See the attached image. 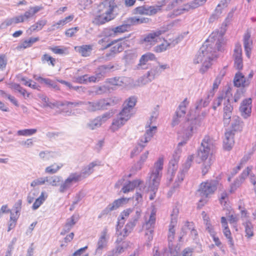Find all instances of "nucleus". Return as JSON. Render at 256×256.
<instances>
[{"mask_svg": "<svg viewBox=\"0 0 256 256\" xmlns=\"http://www.w3.org/2000/svg\"><path fill=\"white\" fill-rule=\"evenodd\" d=\"M116 7L115 0H103L95 8L92 22L100 26L114 20L115 18L114 10Z\"/></svg>", "mask_w": 256, "mask_h": 256, "instance_id": "nucleus-1", "label": "nucleus"}, {"mask_svg": "<svg viewBox=\"0 0 256 256\" xmlns=\"http://www.w3.org/2000/svg\"><path fill=\"white\" fill-rule=\"evenodd\" d=\"M201 144L202 148L199 152L198 157L200 160V162L202 163V174L204 176L208 173L214 160L213 155L214 146L208 136L204 138Z\"/></svg>", "mask_w": 256, "mask_h": 256, "instance_id": "nucleus-2", "label": "nucleus"}, {"mask_svg": "<svg viewBox=\"0 0 256 256\" xmlns=\"http://www.w3.org/2000/svg\"><path fill=\"white\" fill-rule=\"evenodd\" d=\"M217 58L210 46H202L196 55L193 62L194 64H201L200 72L204 74L212 66V61Z\"/></svg>", "mask_w": 256, "mask_h": 256, "instance_id": "nucleus-3", "label": "nucleus"}, {"mask_svg": "<svg viewBox=\"0 0 256 256\" xmlns=\"http://www.w3.org/2000/svg\"><path fill=\"white\" fill-rule=\"evenodd\" d=\"M216 190V186L212 180H206L200 183L197 192L198 196L203 198L199 200L197 204L198 208H201L207 204L208 200L206 198L213 194Z\"/></svg>", "mask_w": 256, "mask_h": 256, "instance_id": "nucleus-4", "label": "nucleus"}, {"mask_svg": "<svg viewBox=\"0 0 256 256\" xmlns=\"http://www.w3.org/2000/svg\"><path fill=\"white\" fill-rule=\"evenodd\" d=\"M156 118L153 116H152L150 118V122H147L146 124V128H148L146 130V134L144 136L141 138L140 141L138 144V147L136 148L134 150V152H132V154L133 155L134 154L138 152L140 150H141L142 148L145 146V144L147 143L149 140H150L151 138L153 136L154 134L156 133L157 128L156 126H151V124L153 121H154Z\"/></svg>", "mask_w": 256, "mask_h": 256, "instance_id": "nucleus-5", "label": "nucleus"}, {"mask_svg": "<svg viewBox=\"0 0 256 256\" xmlns=\"http://www.w3.org/2000/svg\"><path fill=\"white\" fill-rule=\"evenodd\" d=\"M114 68V66L110 65H103L100 66L98 70L100 72L96 74L95 76H88V74L80 76L76 78L78 82L80 84H86L88 82H96L99 81L104 76V74L107 71V70H110Z\"/></svg>", "mask_w": 256, "mask_h": 256, "instance_id": "nucleus-6", "label": "nucleus"}, {"mask_svg": "<svg viewBox=\"0 0 256 256\" xmlns=\"http://www.w3.org/2000/svg\"><path fill=\"white\" fill-rule=\"evenodd\" d=\"M122 38L112 40L110 42L104 46V49L110 48V52L106 54V56H114L124 50V42H122Z\"/></svg>", "mask_w": 256, "mask_h": 256, "instance_id": "nucleus-7", "label": "nucleus"}, {"mask_svg": "<svg viewBox=\"0 0 256 256\" xmlns=\"http://www.w3.org/2000/svg\"><path fill=\"white\" fill-rule=\"evenodd\" d=\"M160 6H140L134 9V14L140 15L152 16L160 10Z\"/></svg>", "mask_w": 256, "mask_h": 256, "instance_id": "nucleus-8", "label": "nucleus"}, {"mask_svg": "<svg viewBox=\"0 0 256 256\" xmlns=\"http://www.w3.org/2000/svg\"><path fill=\"white\" fill-rule=\"evenodd\" d=\"M233 57L234 60V67L238 70H242L243 68V60L242 56V49L240 44L236 45Z\"/></svg>", "mask_w": 256, "mask_h": 256, "instance_id": "nucleus-9", "label": "nucleus"}, {"mask_svg": "<svg viewBox=\"0 0 256 256\" xmlns=\"http://www.w3.org/2000/svg\"><path fill=\"white\" fill-rule=\"evenodd\" d=\"M165 32L164 30H160L152 31L144 37L142 41L151 45H154L158 42V40H160V36L164 34Z\"/></svg>", "mask_w": 256, "mask_h": 256, "instance_id": "nucleus-10", "label": "nucleus"}, {"mask_svg": "<svg viewBox=\"0 0 256 256\" xmlns=\"http://www.w3.org/2000/svg\"><path fill=\"white\" fill-rule=\"evenodd\" d=\"M243 43L246 54L250 58L253 46V41L251 38V32L247 30L243 36Z\"/></svg>", "mask_w": 256, "mask_h": 256, "instance_id": "nucleus-11", "label": "nucleus"}, {"mask_svg": "<svg viewBox=\"0 0 256 256\" xmlns=\"http://www.w3.org/2000/svg\"><path fill=\"white\" fill-rule=\"evenodd\" d=\"M189 102L187 98H186L180 105L178 109L176 112V115L172 122L173 126L177 124L180 120V119L184 117L186 114V108L188 106Z\"/></svg>", "mask_w": 256, "mask_h": 256, "instance_id": "nucleus-12", "label": "nucleus"}, {"mask_svg": "<svg viewBox=\"0 0 256 256\" xmlns=\"http://www.w3.org/2000/svg\"><path fill=\"white\" fill-rule=\"evenodd\" d=\"M252 100L248 98L244 100L240 106V111L242 116L246 118L250 116L252 112Z\"/></svg>", "mask_w": 256, "mask_h": 256, "instance_id": "nucleus-13", "label": "nucleus"}, {"mask_svg": "<svg viewBox=\"0 0 256 256\" xmlns=\"http://www.w3.org/2000/svg\"><path fill=\"white\" fill-rule=\"evenodd\" d=\"M87 110L90 112H94L104 109L109 104L104 99L100 100L96 102H88L86 104Z\"/></svg>", "mask_w": 256, "mask_h": 256, "instance_id": "nucleus-14", "label": "nucleus"}, {"mask_svg": "<svg viewBox=\"0 0 256 256\" xmlns=\"http://www.w3.org/2000/svg\"><path fill=\"white\" fill-rule=\"evenodd\" d=\"M234 84L238 88H244L250 84V80L247 79L241 72H238L235 74Z\"/></svg>", "mask_w": 256, "mask_h": 256, "instance_id": "nucleus-15", "label": "nucleus"}, {"mask_svg": "<svg viewBox=\"0 0 256 256\" xmlns=\"http://www.w3.org/2000/svg\"><path fill=\"white\" fill-rule=\"evenodd\" d=\"M107 238L108 230L105 228L102 231L101 235L98 240L97 247L96 250V253H100L102 250L106 247L108 243Z\"/></svg>", "mask_w": 256, "mask_h": 256, "instance_id": "nucleus-16", "label": "nucleus"}, {"mask_svg": "<svg viewBox=\"0 0 256 256\" xmlns=\"http://www.w3.org/2000/svg\"><path fill=\"white\" fill-rule=\"evenodd\" d=\"M162 174L151 172L148 180V188L152 190H157L159 186Z\"/></svg>", "mask_w": 256, "mask_h": 256, "instance_id": "nucleus-17", "label": "nucleus"}, {"mask_svg": "<svg viewBox=\"0 0 256 256\" xmlns=\"http://www.w3.org/2000/svg\"><path fill=\"white\" fill-rule=\"evenodd\" d=\"M206 2V0H194L190 3H186L184 4V7L178 9L177 14H180L184 12L188 11L190 9H193L197 8L201 5L204 4Z\"/></svg>", "mask_w": 256, "mask_h": 256, "instance_id": "nucleus-18", "label": "nucleus"}, {"mask_svg": "<svg viewBox=\"0 0 256 256\" xmlns=\"http://www.w3.org/2000/svg\"><path fill=\"white\" fill-rule=\"evenodd\" d=\"M136 218L132 220H130L126 224L123 231L120 232V235L123 236H127L128 234L136 226V222L140 217V212L136 211Z\"/></svg>", "mask_w": 256, "mask_h": 256, "instance_id": "nucleus-19", "label": "nucleus"}, {"mask_svg": "<svg viewBox=\"0 0 256 256\" xmlns=\"http://www.w3.org/2000/svg\"><path fill=\"white\" fill-rule=\"evenodd\" d=\"M234 134L232 131H227L225 133V138L224 140V148L226 150H230L234 146Z\"/></svg>", "mask_w": 256, "mask_h": 256, "instance_id": "nucleus-20", "label": "nucleus"}, {"mask_svg": "<svg viewBox=\"0 0 256 256\" xmlns=\"http://www.w3.org/2000/svg\"><path fill=\"white\" fill-rule=\"evenodd\" d=\"M130 27L128 24L126 20L121 25L118 26L111 28V35L112 36H116L123 33L128 32L130 30Z\"/></svg>", "mask_w": 256, "mask_h": 256, "instance_id": "nucleus-21", "label": "nucleus"}, {"mask_svg": "<svg viewBox=\"0 0 256 256\" xmlns=\"http://www.w3.org/2000/svg\"><path fill=\"white\" fill-rule=\"evenodd\" d=\"M74 50L82 56L87 57L90 56L93 49L92 44H84L80 46H76Z\"/></svg>", "mask_w": 256, "mask_h": 256, "instance_id": "nucleus-22", "label": "nucleus"}, {"mask_svg": "<svg viewBox=\"0 0 256 256\" xmlns=\"http://www.w3.org/2000/svg\"><path fill=\"white\" fill-rule=\"evenodd\" d=\"M196 124V120L186 122L184 126L183 134L188 138H189L192 136L193 130Z\"/></svg>", "mask_w": 256, "mask_h": 256, "instance_id": "nucleus-23", "label": "nucleus"}, {"mask_svg": "<svg viewBox=\"0 0 256 256\" xmlns=\"http://www.w3.org/2000/svg\"><path fill=\"white\" fill-rule=\"evenodd\" d=\"M130 198H122L115 200L112 204L108 206V208L109 211H112L118 208L124 204H126L130 200Z\"/></svg>", "mask_w": 256, "mask_h": 256, "instance_id": "nucleus-24", "label": "nucleus"}, {"mask_svg": "<svg viewBox=\"0 0 256 256\" xmlns=\"http://www.w3.org/2000/svg\"><path fill=\"white\" fill-rule=\"evenodd\" d=\"M177 224V219L176 218H172L170 224L168 226V238L169 242H172L175 237L176 230L175 228Z\"/></svg>", "mask_w": 256, "mask_h": 256, "instance_id": "nucleus-25", "label": "nucleus"}, {"mask_svg": "<svg viewBox=\"0 0 256 256\" xmlns=\"http://www.w3.org/2000/svg\"><path fill=\"white\" fill-rule=\"evenodd\" d=\"M142 183V182L138 180H136L125 184L122 188V191L124 193H128L130 191H132L135 188L138 186Z\"/></svg>", "mask_w": 256, "mask_h": 256, "instance_id": "nucleus-26", "label": "nucleus"}, {"mask_svg": "<svg viewBox=\"0 0 256 256\" xmlns=\"http://www.w3.org/2000/svg\"><path fill=\"white\" fill-rule=\"evenodd\" d=\"M44 7L40 6H30L29 10L26 11L23 14L26 20L34 16L39 11L43 10Z\"/></svg>", "mask_w": 256, "mask_h": 256, "instance_id": "nucleus-27", "label": "nucleus"}, {"mask_svg": "<svg viewBox=\"0 0 256 256\" xmlns=\"http://www.w3.org/2000/svg\"><path fill=\"white\" fill-rule=\"evenodd\" d=\"M233 110V106L230 104L224 108L223 120L225 123L228 124L230 122Z\"/></svg>", "mask_w": 256, "mask_h": 256, "instance_id": "nucleus-28", "label": "nucleus"}, {"mask_svg": "<svg viewBox=\"0 0 256 256\" xmlns=\"http://www.w3.org/2000/svg\"><path fill=\"white\" fill-rule=\"evenodd\" d=\"M244 227L246 236L250 239L254 236V226L250 220H247L243 224Z\"/></svg>", "mask_w": 256, "mask_h": 256, "instance_id": "nucleus-29", "label": "nucleus"}, {"mask_svg": "<svg viewBox=\"0 0 256 256\" xmlns=\"http://www.w3.org/2000/svg\"><path fill=\"white\" fill-rule=\"evenodd\" d=\"M39 40V38H30L28 40L23 41L18 46V50L25 49L30 47L34 43Z\"/></svg>", "mask_w": 256, "mask_h": 256, "instance_id": "nucleus-30", "label": "nucleus"}, {"mask_svg": "<svg viewBox=\"0 0 256 256\" xmlns=\"http://www.w3.org/2000/svg\"><path fill=\"white\" fill-rule=\"evenodd\" d=\"M126 20L130 24V27H131V26L134 25L147 23L149 22V19L145 18H138L136 17H130L127 18Z\"/></svg>", "mask_w": 256, "mask_h": 256, "instance_id": "nucleus-31", "label": "nucleus"}, {"mask_svg": "<svg viewBox=\"0 0 256 256\" xmlns=\"http://www.w3.org/2000/svg\"><path fill=\"white\" fill-rule=\"evenodd\" d=\"M125 124L126 122L122 120L121 118L118 116L117 118L113 120L110 128L111 131L114 132L119 130Z\"/></svg>", "mask_w": 256, "mask_h": 256, "instance_id": "nucleus-32", "label": "nucleus"}, {"mask_svg": "<svg viewBox=\"0 0 256 256\" xmlns=\"http://www.w3.org/2000/svg\"><path fill=\"white\" fill-rule=\"evenodd\" d=\"M47 197L48 195L45 192H42L40 196L34 202L32 206V209L34 210L38 209L44 202Z\"/></svg>", "mask_w": 256, "mask_h": 256, "instance_id": "nucleus-33", "label": "nucleus"}, {"mask_svg": "<svg viewBox=\"0 0 256 256\" xmlns=\"http://www.w3.org/2000/svg\"><path fill=\"white\" fill-rule=\"evenodd\" d=\"M132 212V209L130 208H126L122 211L120 212V216L118 218V226H119L120 224L123 225L124 224L126 220L128 218Z\"/></svg>", "mask_w": 256, "mask_h": 256, "instance_id": "nucleus-34", "label": "nucleus"}, {"mask_svg": "<svg viewBox=\"0 0 256 256\" xmlns=\"http://www.w3.org/2000/svg\"><path fill=\"white\" fill-rule=\"evenodd\" d=\"M132 116V110L123 107L122 110L118 114V117L126 122L129 119H130Z\"/></svg>", "mask_w": 256, "mask_h": 256, "instance_id": "nucleus-35", "label": "nucleus"}, {"mask_svg": "<svg viewBox=\"0 0 256 256\" xmlns=\"http://www.w3.org/2000/svg\"><path fill=\"white\" fill-rule=\"evenodd\" d=\"M156 59V56L151 52H148L142 55L140 60L139 64L145 65L148 61L154 60Z\"/></svg>", "mask_w": 256, "mask_h": 256, "instance_id": "nucleus-36", "label": "nucleus"}, {"mask_svg": "<svg viewBox=\"0 0 256 256\" xmlns=\"http://www.w3.org/2000/svg\"><path fill=\"white\" fill-rule=\"evenodd\" d=\"M170 43L167 40L164 38L162 43L156 46L154 51L156 53H160L167 50L170 46Z\"/></svg>", "mask_w": 256, "mask_h": 256, "instance_id": "nucleus-37", "label": "nucleus"}, {"mask_svg": "<svg viewBox=\"0 0 256 256\" xmlns=\"http://www.w3.org/2000/svg\"><path fill=\"white\" fill-rule=\"evenodd\" d=\"M43 64H47L48 66L54 67L56 65V60L48 54H44L41 58Z\"/></svg>", "mask_w": 256, "mask_h": 256, "instance_id": "nucleus-38", "label": "nucleus"}, {"mask_svg": "<svg viewBox=\"0 0 256 256\" xmlns=\"http://www.w3.org/2000/svg\"><path fill=\"white\" fill-rule=\"evenodd\" d=\"M164 165V158L160 157L154 164L152 172L158 174H162V171Z\"/></svg>", "mask_w": 256, "mask_h": 256, "instance_id": "nucleus-39", "label": "nucleus"}, {"mask_svg": "<svg viewBox=\"0 0 256 256\" xmlns=\"http://www.w3.org/2000/svg\"><path fill=\"white\" fill-rule=\"evenodd\" d=\"M47 24L46 20H40L36 22L34 24H32L30 28L31 32L38 31L42 29L44 26Z\"/></svg>", "mask_w": 256, "mask_h": 256, "instance_id": "nucleus-40", "label": "nucleus"}, {"mask_svg": "<svg viewBox=\"0 0 256 256\" xmlns=\"http://www.w3.org/2000/svg\"><path fill=\"white\" fill-rule=\"evenodd\" d=\"M156 220V211L154 209L152 210L149 220L146 223V229H148V228H152L154 230V224Z\"/></svg>", "mask_w": 256, "mask_h": 256, "instance_id": "nucleus-41", "label": "nucleus"}, {"mask_svg": "<svg viewBox=\"0 0 256 256\" xmlns=\"http://www.w3.org/2000/svg\"><path fill=\"white\" fill-rule=\"evenodd\" d=\"M63 166L62 164H54L45 168V172L48 174H54L57 172Z\"/></svg>", "mask_w": 256, "mask_h": 256, "instance_id": "nucleus-42", "label": "nucleus"}, {"mask_svg": "<svg viewBox=\"0 0 256 256\" xmlns=\"http://www.w3.org/2000/svg\"><path fill=\"white\" fill-rule=\"evenodd\" d=\"M136 102V98L134 96H130L124 101L123 104V107L132 110Z\"/></svg>", "mask_w": 256, "mask_h": 256, "instance_id": "nucleus-43", "label": "nucleus"}, {"mask_svg": "<svg viewBox=\"0 0 256 256\" xmlns=\"http://www.w3.org/2000/svg\"><path fill=\"white\" fill-rule=\"evenodd\" d=\"M82 178L81 174L76 173L71 174L70 176L66 180V184H69L70 185L72 183L80 181Z\"/></svg>", "mask_w": 256, "mask_h": 256, "instance_id": "nucleus-44", "label": "nucleus"}, {"mask_svg": "<svg viewBox=\"0 0 256 256\" xmlns=\"http://www.w3.org/2000/svg\"><path fill=\"white\" fill-rule=\"evenodd\" d=\"M242 122L239 117H238L234 123L232 125V129L229 131H232L234 134V132L241 131L242 130Z\"/></svg>", "mask_w": 256, "mask_h": 256, "instance_id": "nucleus-45", "label": "nucleus"}, {"mask_svg": "<svg viewBox=\"0 0 256 256\" xmlns=\"http://www.w3.org/2000/svg\"><path fill=\"white\" fill-rule=\"evenodd\" d=\"M218 200L222 206H226L228 205V194L226 190L223 191L218 196Z\"/></svg>", "mask_w": 256, "mask_h": 256, "instance_id": "nucleus-46", "label": "nucleus"}, {"mask_svg": "<svg viewBox=\"0 0 256 256\" xmlns=\"http://www.w3.org/2000/svg\"><path fill=\"white\" fill-rule=\"evenodd\" d=\"M222 232L224 236L228 239V240L230 244L233 246H234V242L233 240V238L232 235V232L230 230L229 227H226L222 228Z\"/></svg>", "mask_w": 256, "mask_h": 256, "instance_id": "nucleus-47", "label": "nucleus"}, {"mask_svg": "<svg viewBox=\"0 0 256 256\" xmlns=\"http://www.w3.org/2000/svg\"><path fill=\"white\" fill-rule=\"evenodd\" d=\"M37 132L36 128L24 129L18 131V134L19 136H29L34 134Z\"/></svg>", "mask_w": 256, "mask_h": 256, "instance_id": "nucleus-48", "label": "nucleus"}, {"mask_svg": "<svg viewBox=\"0 0 256 256\" xmlns=\"http://www.w3.org/2000/svg\"><path fill=\"white\" fill-rule=\"evenodd\" d=\"M79 30L78 26L72 27L67 29L65 32V36L68 38H72L76 36L77 32Z\"/></svg>", "mask_w": 256, "mask_h": 256, "instance_id": "nucleus-49", "label": "nucleus"}, {"mask_svg": "<svg viewBox=\"0 0 256 256\" xmlns=\"http://www.w3.org/2000/svg\"><path fill=\"white\" fill-rule=\"evenodd\" d=\"M252 166H248L241 174L238 180L242 184L244 182V180L248 178V175L250 174V172H252Z\"/></svg>", "mask_w": 256, "mask_h": 256, "instance_id": "nucleus-50", "label": "nucleus"}, {"mask_svg": "<svg viewBox=\"0 0 256 256\" xmlns=\"http://www.w3.org/2000/svg\"><path fill=\"white\" fill-rule=\"evenodd\" d=\"M48 49L51 50L54 54H62L66 53V52L67 50V48H61L59 46H56L53 47H49Z\"/></svg>", "mask_w": 256, "mask_h": 256, "instance_id": "nucleus-51", "label": "nucleus"}, {"mask_svg": "<svg viewBox=\"0 0 256 256\" xmlns=\"http://www.w3.org/2000/svg\"><path fill=\"white\" fill-rule=\"evenodd\" d=\"M169 68L170 66L168 64H160L158 66L153 70L154 74H158L164 70L168 69ZM151 72H153L152 70L151 71Z\"/></svg>", "mask_w": 256, "mask_h": 256, "instance_id": "nucleus-52", "label": "nucleus"}, {"mask_svg": "<svg viewBox=\"0 0 256 256\" xmlns=\"http://www.w3.org/2000/svg\"><path fill=\"white\" fill-rule=\"evenodd\" d=\"M74 218V216H72L70 220V221L68 222L66 224V230H64L61 232V235H64L67 232H68L72 227L75 224Z\"/></svg>", "mask_w": 256, "mask_h": 256, "instance_id": "nucleus-53", "label": "nucleus"}, {"mask_svg": "<svg viewBox=\"0 0 256 256\" xmlns=\"http://www.w3.org/2000/svg\"><path fill=\"white\" fill-rule=\"evenodd\" d=\"M107 83H108L110 86H122V82L120 80V78H108L106 80Z\"/></svg>", "mask_w": 256, "mask_h": 256, "instance_id": "nucleus-54", "label": "nucleus"}, {"mask_svg": "<svg viewBox=\"0 0 256 256\" xmlns=\"http://www.w3.org/2000/svg\"><path fill=\"white\" fill-rule=\"evenodd\" d=\"M20 82H23V84L26 86H28L30 88H31L33 89H37L38 86L36 84V82H34V84H32V80H27V78L25 77H22L21 78L20 80Z\"/></svg>", "mask_w": 256, "mask_h": 256, "instance_id": "nucleus-55", "label": "nucleus"}, {"mask_svg": "<svg viewBox=\"0 0 256 256\" xmlns=\"http://www.w3.org/2000/svg\"><path fill=\"white\" fill-rule=\"evenodd\" d=\"M100 119L96 117L92 120L88 124V127L90 130H94L96 128L100 126L102 124L100 122Z\"/></svg>", "mask_w": 256, "mask_h": 256, "instance_id": "nucleus-56", "label": "nucleus"}, {"mask_svg": "<svg viewBox=\"0 0 256 256\" xmlns=\"http://www.w3.org/2000/svg\"><path fill=\"white\" fill-rule=\"evenodd\" d=\"M48 182V178H40L36 180H33L30 186L32 187H35L37 186L44 184L46 182Z\"/></svg>", "mask_w": 256, "mask_h": 256, "instance_id": "nucleus-57", "label": "nucleus"}, {"mask_svg": "<svg viewBox=\"0 0 256 256\" xmlns=\"http://www.w3.org/2000/svg\"><path fill=\"white\" fill-rule=\"evenodd\" d=\"M100 165V162H94L90 164L86 168H84V174H89L92 172L93 168L96 166Z\"/></svg>", "mask_w": 256, "mask_h": 256, "instance_id": "nucleus-58", "label": "nucleus"}, {"mask_svg": "<svg viewBox=\"0 0 256 256\" xmlns=\"http://www.w3.org/2000/svg\"><path fill=\"white\" fill-rule=\"evenodd\" d=\"M146 244L148 246L150 245V242L152 241L153 239V234L154 230L152 228H148L146 229Z\"/></svg>", "mask_w": 256, "mask_h": 256, "instance_id": "nucleus-59", "label": "nucleus"}, {"mask_svg": "<svg viewBox=\"0 0 256 256\" xmlns=\"http://www.w3.org/2000/svg\"><path fill=\"white\" fill-rule=\"evenodd\" d=\"M223 99L224 94H220V96H218L214 100L212 108L214 110H216L218 106L221 105Z\"/></svg>", "mask_w": 256, "mask_h": 256, "instance_id": "nucleus-60", "label": "nucleus"}, {"mask_svg": "<svg viewBox=\"0 0 256 256\" xmlns=\"http://www.w3.org/2000/svg\"><path fill=\"white\" fill-rule=\"evenodd\" d=\"M34 78L36 80H38V82H39L40 83H44L46 85L51 86L54 88L55 87V86L53 84L52 81L50 79L43 78L41 76H38L37 78L34 77Z\"/></svg>", "mask_w": 256, "mask_h": 256, "instance_id": "nucleus-61", "label": "nucleus"}, {"mask_svg": "<svg viewBox=\"0 0 256 256\" xmlns=\"http://www.w3.org/2000/svg\"><path fill=\"white\" fill-rule=\"evenodd\" d=\"M226 42H224L222 36H221L220 38L218 39L216 42V49L218 51H222L224 50V46Z\"/></svg>", "mask_w": 256, "mask_h": 256, "instance_id": "nucleus-62", "label": "nucleus"}, {"mask_svg": "<svg viewBox=\"0 0 256 256\" xmlns=\"http://www.w3.org/2000/svg\"><path fill=\"white\" fill-rule=\"evenodd\" d=\"M220 94H224V98H226L228 101L232 97V88L230 87L227 88L226 91H223Z\"/></svg>", "mask_w": 256, "mask_h": 256, "instance_id": "nucleus-63", "label": "nucleus"}, {"mask_svg": "<svg viewBox=\"0 0 256 256\" xmlns=\"http://www.w3.org/2000/svg\"><path fill=\"white\" fill-rule=\"evenodd\" d=\"M242 183L237 179L236 180L232 183L230 187L229 192L230 194L234 192L240 186Z\"/></svg>", "mask_w": 256, "mask_h": 256, "instance_id": "nucleus-64", "label": "nucleus"}]
</instances>
